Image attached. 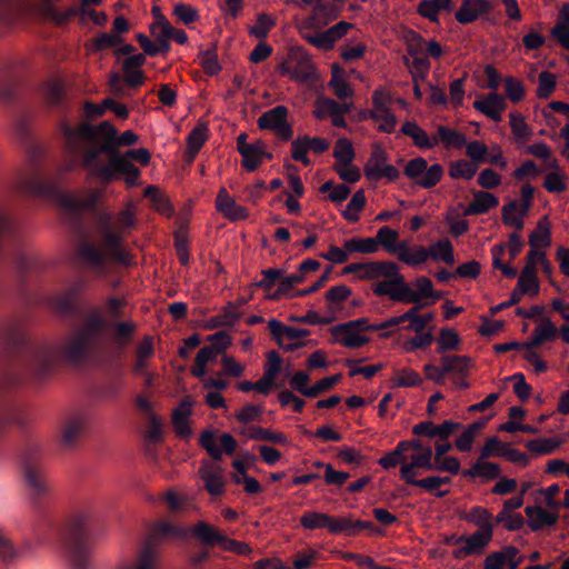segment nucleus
Masks as SVG:
<instances>
[{
    "label": "nucleus",
    "mask_w": 569,
    "mask_h": 569,
    "mask_svg": "<svg viewBox=\"0 0 569 569\" xmlns=\"http://www.w3.org/2000/svg\"><path fill=\"white\" fill-rule=\"evenodd\" d=\"M408 485L416 486L419 488L425 489L426 491L432 493L437 498H443L446 497L449 491L448 490H440V477L439 476H430L425 479H412L407 482Z\"/></svg>",
    "instance_id": "49530a36"
},
{
    "label": "nucleus",
    "mask_w": 569,
    "mask_h": 569,
    "mask_svg": "<svg viewBox=\"0 0 569 569\" xmlns=\"http://www.w3.org/2000/svg\"><path fill=\"white\" fill-rule=\"evenodd\" d=\"M144 196L150 198L153 208L164 216H170L171 207L168 199L156 188L148 187L144 190Z\"/></svg>",
    "instance_id": "3c124183"
},
{
    "label": "nucleus",
    "mask_w": 569,
    "mask_h": 569,
    "mask_svg": "<svg viewBox=\"0 0 569 569\" xmlns=\"http://www.w3.org/2000/svg\"><path fill=\"white\" fill-rule=\"evenodd\" d=\"M461 475L469 479L481 478L485 481H490L501 477V468L496 462L478 459L469 469H463Z\"/></svg>",
    "instance_id": "a211bd4d"
},
{
    "label": "nucleus",
    "mask_w": 569,
    "mask_h": 569,
    "mask_svg": "<svg viewBox=\"0 0 569 569\" xmlns=\"http://www.w3.org/2000/svg\"><path fill=\"white\" fill-rule=\"evenodd\" d=\"M262 279L257 282H251V287L262 288L264 290L271 289L277 282L282 279L283 271L281 269L269 268L262 270Z\"/></svg>",
    "instance_id": "bf43d9fd"
},
{
    "label": "nucleus",
    "mask_w": 569,
    "mask_h": 569,
    "mask_svg": "<svg viewBox=\"0 0 569 569\" xmlns=\"http://www.w3.org/2000/svg\"><path fill=\"white\" fill-rule=\"evenodd\" d=\"M535 196V188L527 183L521 188V204L517 200H511L502 207V222L506 226L522 230L525 227L523 218L528 214Z\"/></svg>",
    "instance_id": "423d86ee"
},
{
    "label": "nucleus",
    "mask_w": 569,
    "mask_h": 569,
    "mask_svg": "<svg viewBox=\"0 0 569 569\" xmlns=\"http://www.w3.org/2000/svg\"><path fill=\"white\" fill-rule=\"evenodd\" d=\"M372 103L375 107L373 111L385 113L383 117L386 119V123H380L378 130L386 133L393 132L397 124V118L387 106V97L379 91H375L372 94Z\"/></svg>",
    "instance_id": "5701e85b"
},
{
    "label": "nucleus",
    "mask_w": 569,
    "mask_h": 569,
    "mask_svg": "<svg viewBox=\"0 0 569 569\" xmlns=\"http://www.w3.org/2000/svg\"><path fill=\"white\" fill-rule=\"evenodd\" d=\"M399 232L390 227H381L377 236L373 238L378 242V247L382 246V248L389 253H399L401 249H403V244L406 241H398Z\"/></svg>",
    "instance_id": "b1692460"
},
{
    "label": "nucleus",
    "mask_w": 569,
    "mask_h": 569,
    "mask_svg": "<svg viewBox=\"0 0 569 569\" xmlns=\"http://www.w3.org/2000/svg\"><path fill=\"white\" fill-rule=\"evenodd\" d=\"M432 470L458 475L460 472V462L455 457L432 458Z\"/></svg>",
    "instance_id": "13d9d810"
},
{
    "label": "nucleus",
    "mask_w": 569,
    "mask_h": 569,
    "mask_svg": "<svg viewBox=\"0 0 569 569\" xmlns=\"http://www.w3.org/2000/svg\"><path fill=\"white\" fill-rule=\"evenodd\" d=\"M340 8V0H336L333 2H318L313 7L310 20L312 21V24H317L321 19H323L325 23H328L338 17Z\"/></svg>",
    "instance_id": "2f4dec72"
},
{
    "label": "nucleus",
    "mask_w": 569,
    "mask_h": 569,
    "mask_svg": "<svg viewBox=\"0 0 569 569\" xmlns=\"http://www.w3.org/2000/svg\"><path fill=\"white\" fill-rule=\"evenodd\" d=\"M507 103L503 97L497 92H490L482 99L473 102V108L483 113L495 122L501 121V112L506 109Z\"/></svg>",
    "instance_id": "ddd939ff"
},
{
    "label": "nucleus",
    "mask_w": 569,
    "mask_h": 569,
    "mask_svg": "<svg viewBox=\"0 0 569 569\" xmlns=\"http://www.w3.org/2000/svg\"><path fill=\"white\" fill-rule=\"evenodd\" d=\"M274 23V19L270 14L258 13L256 23L251 26V37L264 39Z\"/></svg>",
    "instance_id": "603ef678"
},
{
    "label": "nucleus",
    "mask_w": 569,
    "mask_h": 569,
    "mask_svg": "<svg viewBox=\"0 0 569 569\" xmlns=\"http://www.w3.org/2000/svg\"><path fill=\"white\" fill-rule=\"evenodd\" d=\"M207 140V127L204 124H198L188 136L187 139V154L189 161H192Z\"/></svg>",
    "instance_id": "c9c22d12"
},
{
    "label": "nucleus",
    "mask_w": 569,
    "mask_h": 569,
    "mask_svg": "<svg viewBox=\"0 0 569 569\" xmlns=\"http://www.w3.org/2000/svg\"><path fill=\"white\" fill-rule=\"evenodd\" d=\"M303 281H305V278L299 272H296V273H292V274H289L286 277L282 276V279L280 280L279 286L276 289V291L271 295V298L274 300H278L282 297H293L292 296L293 293H291L293 287Z\"/></svg>",
    "instance_id": "37998d69"
},
{
    "label": "nucleus",
    "mask_w": 569,
    "mask_h": 569,
    "mask_svg": "<svg viewBox=\"0 0 569 569\" xmlns=\"http://www.w3.org/2000/svg\"><path fill=\"white\" fill-rule=\"evenodd\" d=\"M388 297L391 300L398 302L415 303V306L421 303V295L412 290L409 284L403 286V288L393 290V292Z\"/></svg>",
    "instance_id": "e2e57ef3"
},
{
    "label": "nucleus",
    "mask_w": 569,
    "mask_h": 569,
    "mask_svg": "<svg viewBox=\"0 0 569 569\" xmlns=\"http://www.w3.org/2000/svg\"><path fill=\"white\" fill-rule=\"evenodd\" d=\"M517 289L525 295L536 296L539 292V279L537 277V262H527L517 283Z\"/></svg>",
    "instance_id": "4be33fe9"
},
{
    "label": "nucleus",
    "mask_w": 569,
    "mask_h": 569,
    "mask_svg": "<svg viewBox=\"0 0 569 569\" xmlns=\"http://www.w3.org/2000/svg\"><path fill=\"white\" fill-rule=\"evenodd\" d=\"M407 284L405 277L399 272V266L396 263V272L387 277L385 281L375 283L372 291L378 297L389 296L393 290L403 288Z\"/></svg>",
    "instance_id": "7c9ffc66"
},
{
    "label": "nucleus",
    "mask_w": 569,
    "mask_h": 569,
    "mask_svg": "<svg viewBox=\"0 0 569 569\" xmlns=\"http://www.w3.org/2000/svg\"><path fill=\"white\" fill-rule=\"evenodd\" d=\"M342 73L343 70L338 64H335L332 68V78L329 83L339 99H346L352 96V89L349 83L342 79Z\"/></svg>",
    "instance_id": "c03bdc74"
},
{
    "label": "nucleus",
    "mask_w": 569,
    "mask_h": 569,
    "mask_svg": "<svg viewBox=\"0 0 569 569\" xmlns=\"http://www.w3.org/2000/svg\"><path fill=\"white\" fill-rule=\"evenodd\" d=\"M473 201L465 209V216H479L487 213L491 208L499 204V199L490 192L475 190L472 191Z\"/></svg>",
    "instance_id": "6ab92c4d"
},
{
    "label": "nucleus",
    "mask_w": 569,
    "mask_h": 569,
    "mask_svg": "<svg viewBox=\"0 0 569 569\" xmlns=\"http://www.w3.org/2000/svg\"><path fill=\"white\" fill-rule=\"evenodd\" d=\"M200 443L211 456L212 460H220L222 452L233 453L237 447L236 440L229 433H222L218 445L216 432L212 430H206L201 433Z\"/></svg>",
    "instance_id": "1a4fd4ad"
},
{
    "label": "nucleus",
    "mask_w": 569,
    "mask_h": 569,
    "mask_svg": "<svg viewBox=\"0 0 569 569\" xmlns=\"http://www.w3.org/2000/svg\"><path fill=\"white\" fill-rule=\"evenodd\" d=\"M333 157L341 166H349L355 159V150L350 140L347 138L338 139Z\"/></svg>",
    "instance_id": "09e8293b"
},
{
    "label": "nucleus",
    "mask_w": 569,
    "mask_h": 569,
    "mask_svg": "<svg viewBox=\"0 0 569 569\" xmlns=\"http://www.w3.org/2000/svg\"><path fill=\"white\" fill-rule=\"evenodd\" d=\"M268 329L278 346L288 350L302 348L305 342L300 340L310 333L307 329L286 326L274 318L268 321Z\"/></svg>",
    "instance_id": "0eeeda50"
},
{
    "label": "nucleus",
    "mask_w": 569,
    "mask_h": 569,
    "mask_svg": "<svg viewBox=\"0 0 569 569\" xmlns=\"http://www.w3.org/2000/svg\"><path fill=\"white\" fill-rule=\"evenodd\" d=\"M99 154H84L82 166L89 174L103 182H109L119 176L124 177V181L129 187L137 186L140 171L130 160H136L146 166L150 161V153L146 148L129 150L124 153H111L109 161L101 162Z\"/></svg>",
    "instance_id": "f03ea898"
},
{
    "label": "nucleus",
    "mask_w": 569,
    "mask_h": 569,
    "mask_svg": "<svg viewBox=\"0 0 569 569\" xmlns=\"http://www.w3.org/2000/svg\"><path fill=\"white\" fill-rule=\"evenodd\" d=\"M510 127L518 141H526L532 134V130L521 114H510Z\"/></svg>",
    "instance_id": "4d7b16f0"
},
{
    "label": "nucleus",
    "mask_w": 569,
    "mask_h": 569,
    "mask_svg": "<svg viewBox=\"0 0 569 569\" xmlns=\"http://www.w3.org/2000/svg\"><path fill=\"white\" fill-rule=\"evenodd\" d=\"M490 10L491 3L489 0H463L462 6L456 12V19L461 24H468Z\"/></svg>",
    "instance_id": "dca6fc26"
},
{
    "label": "nucleus",
    "mask_w": 569,
    "mask_h": 569,
    "mask_svg": "<svg viewBox=\"0 0 569 569\" xmlns=\"http://www.w3.org/2000/svg\"><path fill=\"white\" fill-rule=\"evenodd\" d=\"M492 539V533L476 531L470 536L462 535L456 539L457 542H462V546L453 550L452 555L456 559H465L469 556L483 553L486 547Z\"/></svg>",
    "instance_id": "6e6552de"
},
{
    "label": "nucleus",
    "mask_w": 569,
    "mask_h": 569,
    "mask_svg": "<svg viewBox=\"0 0 569 569\" xmlns=\"http://www.w3.org/2000/svg\"><path fill=\"white\" fill-rule=\"evenodd\" d=\"M432 260H441L447 264L455 263L453 247L449 239L438 240L436 243L429 247Z\"/></svg>",
    "instance_id": "f704fd0d"
},
{
    "label": "nucleus",
    "mask_w": 569,
    "mask_h": 569,
    "mask_svg": "<svg viewBox=\"0 0 569 569\" xmlns=\"http://www.w3.org/2000/svg\"><path fill=\"white\" fill-rule=\"evenodd\" d=\"M63 133L68 148L73 152L83 150L84 154H99L101 162L109 161L111 153H118L117 149L121 146H131L138 141V136L127 130L119 137L112 124L103 122L100 126L91 127L82 124L78 128L69 126L63 127Z\"/></svg>",
    "instance_id": "f257e3e1"
},
{
    "label": "nucleus",
    "mask_w": 569,
    "mask_h": 569,
    "mask_svg": "<svg viewBox=\"0 0 569 569\" xmlns=\"http://www.w3.org/2000/svg\"><path fill=\"white\" fill-rule=\"evenodd\" d=\"M114 569H159V556L156 550L146 546L133 560H121Z\"/></svg>",
    "instance_id": "2eb2a0df"
},
{
    "label": "nucleus",
    "mask_w": 569,
    "mask_h": 569,
    "mask_svg": "<svg viewBox=\"0 0 569 569\" xmlns=\"http://www.w3.org/2000/svg\"><path fill=\"white\" fill-rule=\"evenodd\" d=\"M466 146L467 156L471 159V162L476 166L486 162V156L488 153V148L485 143L473 140Z\"/></svg>",
    "instance_id": "680f3d73"
},
{
    "label": "nucleus",
    "mask_w": 569,
    "mask_h": 569,
    "mask_svg": "<svg viewBox=\"0 0 569 569\" xmlns=\"http://www.w3.org/2000/svg\"><path fill=\"white\" fill-rule=\"evenodd\" d=\"M216 206L226 218L232 221L243 219L247 214L246 208L238 206L223 188L217 196Z\"/></svg>",
    "instance_id": "412c9836"
},
{
    "label": "nucleus",
    "mask_w": 569,
    "mask_h": 569,
    "mask_svg": "<svg viewBox=\"0 0 569 569\" xmlns=\"http://www.w3.org/2000/svg\"><path fill=\"white\" fill-rule=\"evenodd\" d=\"M396 272V263L392 261H370L366 262L363 273L359 274L360 279L373 280L378 278H386Z\"/></svg>",
    "instance_id": "c85d7f7f"
},
{
    "label": "nucleus",
    "mask_w": 569,
    "mask_h": 569,
    "mask_svg": "<svg viewBox=\"0 0 569 569\" xmlns=\"http://www.w3.org/2000/svg\"><path fill=\"white\" fill-rule=\"evenodd\" d=\"M429 248L427 249L422 246L409 248L408 243L405 242L403 249L398 253V259L408 266L416 267L425 263L429 258H431Z\"/></svg>",
    "instance_id": "bb28decb"
},
{
    "label": "nucleus",
    "mask_w": 569,
    "mask_h": 569,
    "mask_svg": "<svg viewBox=\"0 0 569 569\" xmlns=\"http://www.w3.org/2000/svg\"><path fill=\"white\" fill-rule=\"evenodd\" d=\"M345 249L349 253L360 252V253H375L378 251V242L373 240V238H351L345 241Z\"/></svg>",
    "instance_id": "58836bf2"
},
{
    "label": "nucleus",
    "mask_w": 569,
    "mask_h": 569,
    "mask_svg": "<svg viewBox=\"0 0 569 569\" xmlns=\"http://www.w3.org/2000/svg\"><path fill=\"white\" fill-rule=\"evenodd\" d=\"M251 439L264 440L272 443H284L287 441V438L282 433L256 426H251Z\"/></svg>",
    "instance_id": "69168bd1"
},
{
    "label": "nucleus",
    "mask_w": 569,
    "mask_h": 569,
    "mask_svg": "<svg viewBox=\"0 0 569 569\" xmlns=\"http://www.w3.org/2000/svg\"><path fill=\"white\" fill-rule=\"evenodd\" d=\"M120 308L121 301L112 299L104 311L90 315L84 325L64 342L61 349L62 356L71 361L87 356L98 345L102 330L111 319L118 316Z\"/></svg>",
    "instance_id": "7ed1b4c3"
},
{
    "label": "nucleus",
    "mask_w": 569,
    "mask_h": 569,
    "mask_svg": "<svg viewBox=\"0 0 569 569\" xmlns=\"http://www.w3.org/2000/svg\"><path fill=\"white\" fill-rule=\"evenodd\" d=\"M441 365H445L447 375L467 376L471 367V358L468 356L443 355L440 358Z\"/></svg>",
    "instance_id": "a878e982"
},
{
    "label": "nucleus",
    "mask_w": 569,
    "mask_h": 569,
    "mask_svg": "<svg viewBox=\"0 0 569 569\" xmlns=\"http://www.w3.org/2000/svg\"><path fill=\"white\" fill-rule=\"evenodd\" d=\"M192 406L193 400L190 397H186L172 413V423L174 430L181 438H187L191 435L189 417L191 415Z\"/></svg>",
    "instance_id": "f3484780"
},
{
    "label": "nucleus",
    "mask_w": 569,
    "mask_h": 569,
    "mask_svg": "<svg viewBox=\"0 0 569 569\" xmlns=\"http://www.w3.org/2000/svg\"><path fill=\"white\" fill-rule=\"evenodd\" d=\"M300 525L305 529L309 530L328 529L330 533H343L346 536H355L360 530L370 529L373 527V523L370 521H353L346 517L335 518L317 511H306L300 518Z\"/></svg>",
    "instance_id": "39448f33"
},
{
    "label": "nucleus",
    "mask_w": 569,
    "mask_h": 569,
    "mask_svg": "<svg viewBox=\"0 0 569 569\" xmlns=\"http://www.w3.org/2000/svg\"><path fill=\"white\" fill-rule=\"evenodd\" d=\"M505 89L508 98L517 103L521 101L525 97V87L521 81L515 79L513 77H508L505 80Z\"/></svg>",
    "instance_id": "774afa93"
},
{
    "label": "nucleus",
    "mask_w": 569,
    "mask_h": 569,
    "mask_svg": "<svg viewBox=\"0 0 569 569\" xmlns=\"http://www.w3.org/2000/svg\"><path fill=\"white\" fill-rule=\"evenodd\" d=\"M437 343V352L445 353L446 351L458 350L460 348L461 340L458 333L452 329L443 328L440 330Z\"/></svg>",
    "instance_id": "a19ab883"
},
{
    "label": "nucleus",
    "mask_w": 569,
    "mask_h": 569,
    "mask_svg": "<svg viewBox=\"0 0 569 569\" xmlns=\"http://www.w3.org/2000/svg\"><path fill=\"white\" fill-rule=\"evenodd\" d=\"M23 478L33 495H42L48 491V483L42 469L28 465L23 469Z\"/></svg>",
    "instance_id": "393cba45"
},
{
    "label": "nucleus",
    "mask_w": 569,
    "mask_h": 569,
    "mask_svg": "<svg viewBox=\"0 0 569 569\" xmlns=\"http://www.w3.org/2000/svg\"><path fill=\"white\" fill-rule=\"evenodd\" d=\"M101 197L102 190L91 189L86 192L61 194L59 201L64 208L78 210L94 206Z\"/></svg>",
    "instance_id": "4468645a"
},
{
    "label": "nucleus",
    "mask_w": 569,
    "mask_h": 569,
    "mask_svg": "<svg viewBox=\"0 0 569 569\" xmlns=\"http://www.w3.org/2000/svg\"><path fill=\"white\" fill-rule=\"evenodd\" d=\"M465 519L475 523L480 528V532H490L493 535V526L491 523L492 515L482 507H472L466 515Z\"/></svg>",
    "instance_id": "72a5a7b5"
},
{
    "label": "nucleus",
    "mask_w": 569,
    "mask_h": 569,
    "mask_svg": "<svg viewBox=\"0 0 569 569\" xmlns=\"http://www.w3.org/2000/svg\"><path fill=\"white\" fill-rule=\"evenodd\" d=\"M529 518L528 526L532 531H539L545 527H551L558 521V513L550 512L541 507L528 506L525 509Z\"/></svg>",
    "instance_id": "aec40b11"
},
{
    "label": "nucleus",
    "mask_w": 569,
    "mask_h": 569,
    "mask_svg": "<svg viewBox=\"0 0 569 569\" xmlns=\"http://www.w3.org/2000/svg\"><path fill=\"white\" fill-rule=\"evenodd\" d=\"M348 111H349L348 104L339 103L333 99L326 98L320 102V107L316 111V117L321 119L326 114L333 117L338 113H346Z\"/></svg>",
    "instance_id": "864d4df0"
},
{
    "label": "nucleus",
    "mask_w": 569,
    "mask_h": 569,
    "mask_svg": "<svg viewBox=\"0 0 569 569\" xmlns=\"http://www.w3.org/2000/svg\"><path fill=\"white\" fill-rule=\"evenodd\" d=\"M442 174L443 169L441 164L435 163L430 167L427 166V170L422 173L417 183L425 189H430L441 180Z\"/></svg>",
    "instance_id": "5fc2aeb1"
},
{
    "label": "nucleus",
    "mask_w": 569,
    "mask_h": 569,
    "mask_svg": "<svg viewBox=\"0 0 569 569\" xmlns=\"http://www.w3.org/2000/svg\"><path fill=\"white\" fill-rule=\"evenodd\" d=\"M199 476L206 490L212 496H219L224 490V475L219 460H204L199 468Z\"/></svg>",
    "instance_id": "9d476101"
},
{
    "label": "nucleus",
    "mask_w": 569,
    "mask_h": 569,
    "mask_svg": "<svg viewBox=\"0 0 569 569\" xmlns=\"http://www.w3.org/2000/svg\"><path fill=\"white\" fill-rule=\"evenodd\" d=\"M331 333L339 343L347 348H360L369 341L368 337L361 336L352 328L339 330L338 325L331 328Z\"/></svg>",
    "instance_id": "cd10ccee"
},
{
    "label": "nucleus",
    "mask_w": 569,
    "mask_h": 569,
    "mask_svg": "<svg viewBox=\"0 0 569 569\" xmlns=\"http://www.w3.org/2000/svg\"><path fill=\"white\" fill-rule=\"evenodd\" d=\"M438 137L446 148L455 147L461 148L467 144V138L463 133L451 129L446 126H438L437 128Z\"/></svg>",
    "instance_id": "e433bc0d"
},
{
    "label": "nucleus",
    "mask_w": 569,
    "mask_h": 569,
    "mask_svg": "<svg viewBox=\"0 0 569 569\" xmlns=\"http://www.w3.org/2000/svg\"><path fill=\"white\" fill-rule=\"evenodd\" d=\"M557 86L556 77L549 71L540 72L538 77L537 96L541 99H547L551 96Z\"/></svg>",
    "instance_id": "6e6d98bb"
},
{
    "label": "nucleus",
    "mask_w": 569,
    "mask_h": 569,
    "mask_svg": "<svg viewBox=\"0 0 569 569\" xmlns=\"http://www.w3.org/2000/svg\"><path fill=\"white\" fill-rule=\"evenodd\" d=\"M387 161L388 153L386 152V150L381 146L375 144L372 147L370 158L365 166V176L368 178V173L370 172V170H381V168H383L387 164Z\"/></svg>",
    "instance_id": "de8ad7c7"
},
{
    "label": "nucleus",
    "mask_w": 569,
    "mask_h": 569,
    "mask_svg": "<svg viewBox=\"0 0 569 569\" xmlns=\"http://www.w3.org/2000/svg\"><path fill=\"white\" fill-rule=\"evenodd\" d=\"M478 166L465 159L452 161L449 166V176L452 179L470 180L477 173Z\"/></svg>",
    "instance_id": "4c0bfd02"
},
{
    "label": "nucleus",
    "mask_w": 569,
    "mask_h": 569,
    "mask_svg": "<svg viewBox=\"0 0 569 569\" xmlns=\"http://www.w3.org/2000/svg\"><path fill=\"white\" fill-rule=\"evenodd\" d=\"M288 109L284 106H277L266 111L258 120L260 129H269L274 131L283 122L287 121Z\"/></svg>",
    "instance_id": "c756f323"
},
{
    "label": "nucleus",
    "mask_w": 569,
    "mask_h": 569,
    "mask_svg": "<svg viewBox=\"0 0 569 569\" xmlns=\"http://www.w3.org/2000/svg\"><path fill=\"white\" fill-rule=\"evenodd\" d=\"M543 188L551 193H561L567 190L566 176L559 172H551L546 176Z\"/></svg>",
    "instance_id": "052dcab7"
},
{
    "label": "nucleus",
    "mask_w": 569,
    "mask_h": 569,
    "mask_svg": "<svg viewBox=\"0 0 569 569\" xmlns=\"http://www.w3.org/2000/svg\"><path fill=\"white\" fill-rule=\"evenodd\" d=\"M218 356L219 353H217L216 350L208 346L203 347L196 357V362L191 370L192 373L198 378H202L207 372V366L216 361Z\"/></svg>",
    "instance_id": "ea45409f"
},
{
    "label": "nucleus",
    "mask_w": 569,
    "mask_h": 569,
    "mask_svg": "<svg viewBox=\"0 0 569 569\" xmlns=\"http://www.w3.org/2000/svg\"><path fill=\"white\" fill-rule=\"evenodd\" d=\"M432 458L433 451L431 447H427L423 452H413L410 456L409 462H402L400 468V478L409 482V480L415 479L419 472L418 469L432 470Z\"/></svg>",
    "instance_id": "9b49d317"
},
{
    "label": "nucleus",
    "mask_w": 569,
    "mask_h": 569,
    "mask_svg": "<svg viewBox=\"0 0 569 569\" xmlns=\"http://www.w3.org/2000/svg\"><path fill=\"white\" fill-rule=\"evenodd\" d=\"M363 361V359L355 360L348 359L346 365L350 367L349 376L355 377L358 375H362L366 379L372 378L376 373H378L382 369V365H372L367 367L355 366L358 362Z\"/></svg>",
    "instance_id": "0e129e2a"
},
{
    "label": "nucleus",
    "mask_w": 569,
    "mask_h": 569,
    "mask_svg": "<svg viewBox=\"0 0 569 569\" xmlns=\"http://www.w3.org/2000/svg\"><path fill=\"white\" fill-rule=\"evenodd\" d=\"M561 445V440L556 438H541L528 440L526 447L536 455H550Z\"/></svg>",
    "instance_id": "79ce46f5"
},
{
    "label": "nucleus",
    "mask_w": 569,
    "mask_h": 569,
    "mask_svg": "<svg viewBox=\"0 0 569 569\" xmlns=\"http://www.w3.org/2000/svg\"><path fill=\"white\" fill-rule=\"evenodd\" d=\"M172 32V26L169 21L159 16L154 23L151 26V33L156 38L157 42L163 48V50L168 49L169 36Z\"/></svg>",
    "instance_id": "a18cd8bd"
},
{
    "label": "nucleus",
    "mask_w": 569,
    "mask_h": 569,
    "mask_svg": "<svg viewBox=\"0 0 569 569\" xmlns=\"http://www.w3.org/2000/svg\"><path fill=\"white\" fill-rule=\"evenodd\" d=\"M503 447L505 443H502L498 437H489L481 448L478 459L487 460L493 456H501Z\"/></svg>",
    "instance_id": "338daca9"
},
{
    "label": "nucleus",
    "mask_w": 569,
    "mask_h": 569,
    "mask_svg": "<svg viewBox=\"0 0 569 569\" xmlns=\"http://www.w3.org/2000/svg\"><path fill=\"white\" fill-rule=\"evenodd\" d=\"M426 306V303H419L407 310V321L409 325L406 327L407 330L415 331L416 333L425 332L426 327L433 320V313H426L420 316L419 311Z\"/></svg>",
    "instance_id": "473e14b6"
},
{
    "label": "nucleus",
    "mask_w": 569,
    "mask_h": 569,
    "mask_svg": "<svg viewBox=\"0 0 569 569\" xmlns=\"http://www.w3.org/2000/svg\"><path fill=\"white\" fill-rule=\"evenodd\" d=\"M192 533L204 543H217L221 539V533L211 525L200 521L192 529Z\"/></svg>",
    "instance_id": "8fccbe9b"
},
{
    "label": "nucleus",
    "mask_w": 569,
    "mask_h": 569,
    "mask_svg": "<svg viewBox=\"0 0 569 569\" xmlns=\"http://www.w3.org/2000/svg\"><path fill=\"white\" fill-rule=\"evenodd\" d=\"M87 425V419L81 413H73L66 417L60 425L62 445L72 447L81 437Z\"/></svg>",
    "instance_id": "f8f14e48"
},
{
    "label": "nucleus",
    "mask_w": 569,
    "mask_h": 569,
    "mask_svg": "<svg viewBox=\"0 0 569 569\" xmlns=\"http://www.w3.org/2000/svg\"><path fill=\"white\" fill-rule=\"evenodd\" d=\"M101 241L97 244H84L81 248L82 260L97 271H106L116 263H130L129 253L120 246V233L110 224V217L104 218L100 226Z\"/></svg>",
    "instance_id": "20e7f679"
}]
</instances>
